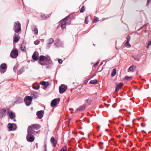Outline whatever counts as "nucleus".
I'll list each match as a JSON object with an SVG mask.
<instances>
[{
	"label": "nucleus",
	"mask_w": 151,
	"mask_h": 151,
	"mask_svg": "<svg viewBox=\"0 0 151 151\" xmlns=\"http://www.w3.org/2000/svg\"><path fill=\"white\" fill-rule=\"evenodd\" d=\"M48 43V44H51L53 43L54 42V40L53 38H49L47 40Z\"/></svg>",
	"instance_id": "obj_28"
},
{
	"label": "nucleus",
	"mask_w": 151,
	"mask_h": 151,
	"mask_svg": "<svg viewBox=\"0 0 151 151\" xmlns=\"http://www.w3.org/2000/svg\"><path fill=\"white\" fill-rule=\"evenodd\" d=\"M55 141V139L53 137H52L51 138L50 141H51V142L53 143V144H54L53 146L54 147H55V146L56 145V144L55 143H54Z\"/></svg>",
	"instance_id": "obj_29"
},
{
	"label": "nucleus",
	"mask_w": 151,
	"mask_h": 151,
	"mask_svg": "<svg viewBox=\"0 0 151 151\" xmlns=\"http://www.w3.org/2000/svg\"><path fill=\"white\" fill-rule=\"evenodd\" d=\"M132 76H125L124 78V80L125 81H129L130 80H131L132 78Z\"/></svg>",
	"instance_id": "obj_25"
},
{
	"label": "nucleus",
	"mask_w": 151,
	"mask_h": 151,
	"mask_svg": "<svg viewBox=\"0 0 151 151\" xmlns=\"http://www.w3.org/2000/svg\"><path fill=\"white\" fill-rule=\"evenodd\" d=\"M99 60L98 61H97L94 64V66L96 67V66H97L99 64Z\"/></svg>",
	"instance_id": "obj_41"
},
{
	"label": "nucleus",
	"mask_w": 151,
	"mask_h": 151,
	"mask_svg": "<svg viewBox=\"0 0 151 151\" xmlns=\"http://www.w3.org/2000/svg\"><path fill=\"white\" fill-rule=\"evenodd\" d=\"M136 68V66L134 65H132L131 66H130L128 70L130 71L131 72H132L133 71V70L135 68Z\"/></svg>",
	"instance_id": "obj_21"
},
{
	"label": "nucleus",
	"mask_w": 151,
	"mask_h": 151,
	"mask_svg": "<svg viewBox=\"0 0 151 151\" xmlns=\"http://www.w3.org/2000/svg\"><path fill=\"white\" fill-rule=\"evenodd\" d=\"M87 122H88V123H89L90 122V120H87Z\"/></svg>",
	"instance_id": "obj_60"
},
{
	"label": "nucleus",
	"mask_w": 151,
	"mask_h": 151,
	"mask_svg": "<svg viewBox=\"0 0 151 151\" xmlns=\"http://www.w3.org/2000/svg\"><path fill=\"white\" fill-rule=\"evenodd\" d=\"M14 30L16 32H18L21 30L20 24L18 21L15 23Z\"/></svg>",
	"instance_id": "obj_2"
},
{
	"label": "nucleus",
	"mask_w": 151,
	"mask_h": 151,
	"mask_svg": "<svg viewBox=\"0 0 151 151\" xmlns=\"http://www.w3.org/2000/svg\"><path fill=\"white\" fill-rule=\"evenodd\" d=\"M108 126L109 127H110V128H111V126L109 124H108Z\"/></svg>",
	"instance_id": "obj_63"
},
{
	"label": "nucleus",
	"mask_w": 151,
	"mask_h": 151,
	"mask_svg": "<svg viewBox=\"0 0 151 151\" xmlns=\"http://www.w3.org/2000/svg\"><path fill=\"white\" fill-rule=\"evenodd\" d=\"M88 80H87V81L86 80V84L88 82Z\"/></svg>",
	"instance_id": "obj_55"
},
{
	"label": "nucleus",
	"mask_w": 151,
	"mask_h": 151,
	"mask_svg": "<svg viewBox=\"0 0 151 151\" xmlns=\"http://www.w3.org/2000/svg\"><path fill=\"white\" fill-rule=\"evenodd\" d=\"M42 17L43 18H46V17L45 16V14H42Z\"/></svg>",
	"instance_id": "obj_47"
},
{
	"label": "nucleus",
	"mask_w": 151,
	"mask_h": 151,
	"mask_svg": "<svg viewBox=\"0 0 151 151\" xmlns=\"http://www.w3.org/2000/svg\"><path fill=\"white\" fill-rule=\"evenodd\" d=\"M6 68V65L5 63L2 64L0 65V72L1 73H4L5 71V69Z\"/></svg>",
	"instance_id": "obj_11"
},
{
	"label": "nucleus",
	"mask_w": 151,
	"mask_h": 151,
	"mask_svg": "<svg viewBox=\"0 0 151 151\" xmlns=\"http://www.w3.org/2000/svg\"><path fill=\"white\" fill-rule=\"evenodd\" d=\"M19 38H14V41L15 43L17 42L19 40Z\"/></svg>",
	"instance_id": "obj_40"
},
{
	"label": "nucleus",
	"mask_w": 151,
	"mask_h": 151,
	"mask_svg": "<svg viewBox=\"0 0 151 151\" xmlns=\"http://www.w3.org/2000/svg\"><path fill=\"white\" fill-rule=\"evenodd\" d=\"M32 29L34 34H37L38 33V29L36 28L35 26H34L32 27Z\"/></svg>",
	"instance_id": "obj_16"
},
{
	"label": "nucleus",
	"mask_w": 151,
	"mask_h": 151,
	"mask_svg": "<svg viewBox=\"0 0 151 151\" xmlns=\"http://www.w3.org/2000/svg\"><path fill=\"white\" fill-rule=\"evenodd\" d=\"M68 18L67 17L64 18L63 20L62 21L61 27L62 29H64L65 28V25L66 24V20H67V19Z\"/></svg>",
	"instance_id": "obj_14"
},
{
	"label": "nucleus",
	"mask_w": 151,
	"mask_h": 151,
	"mask_svg": "<svg viewBox=\"0 0 151 151\" xmlns=\"http://www.w3.org/2000/svg\"><path fill=\"white\" fill-rule=\"evenodd\" d=\"M103 62H101V63H100V65H99V66H100V65H102V64H103Z\"/></svg>",
	"instance_id": "obj_53"
},
{
	"label": "nucleus",
	"mask_w": 151,
	"mask_h": 151,
	"mask_svg": "<svg viewBox=\"0 0 151 151\" xmlns=\"http://www.w3.org/2000/svg\"><path fill=\"white\" fill-rule=\"evenodd\" d=\"M98 83V81L97 79H95L93 80L90 81L89 83L93 84H96Z\"/></svg>",
	"instance_id": "obj_18"
},
{
	"label": "nucleus",
	"mask_w": 151,
	"mask_h": 151,
	"mask_svg": "<svg viewBox=\"0 0 151 151\" xmlns=\"http://www.w3.org/2000/svg\"><path fill=\"white\" fill-rule=\"evenodd\" d=\"M88 22V21L87 20V17H86V24H87Z\"/></svg>",
	"instance_id": "obj_46"
},
{
	"label": "nucleus",
	"mask_w": 151,
	"mask_h": 151,
	"mask_svg": "<svg viewBox=\"0 0 151 151\" xmlns=\"http://www.w3.org/2000/svg\"><path fill=\"white\" fill-rule=\"evenodd\" d=\"M38 55L37 52H35L32 56V59L35 60H37L38 59Z\"/></svg>",
	"instance_id": "obj_12"
},
{
	"label": "nucleus",
	"mask_w": 151,
	"mask_h": 151,
	"mask_svg": "<svg viewBox=\"0 0 151 151\" xmlns=\"http://www.w3.org/2000/svg\"><path fill=\"white\" fill-rule=\"evenodd\" d=\"M34 129V128L30 125L29 126L28 128L27 133L34 135L36 133H37L38 132H36Z\"/></svg>",
	"instance_id": "obj_5"
},
{
	"label": "nucleus",
	"mask_w": 151,
	"mask_h": 151,
	"mask_svg": "<svg viewBox=\"0 0 151 151\" xmlns=\"http://www.w3.org/2000/svg\"><path fill=\"white\" fill-rule=\"evenodd\" d=\"M9 111V109H6L5 108L3 109L1 111V113L2 114V117L5 116L6 114H8Z\"/></svg>",
	"instance_id": "obj_8"
},
{
	"label": "nucleus",
	"mask_w": 151,
	"mask_h": 151,
	"mask_svg": "<svg viewBox=\"0 0 151 151\" xmlns=\"http://www.w3.org/2000/svg\"><path fill=\"white\" fill-rule=\"evenodd\" d=\"M151 2V0H147V4H148L149 2Z\"/></svg>",
	"instance_id": "obj_48"
},
{
	"label": "nucleus",
	"mask_w": 151,
	"mask_h": 151,
	"mask_svg": "<svg viewBox=\"0 0 151 151\" xmlns=\"http://www.w3.org/2000/svg\"><path fill=\"white\" fill-rule=\"evenodd\" d=\"M131 38H127L126 42L124 44V45L126 47H130L131 45L129 43V41Z\"/></svg>",
	"instance_id": "obj_15"
},
{
	"label": "nucleus",
	"mask_w": 151,
	"mask_h": 151,
	"mask_svg": "<svg viewBox=\"0 0 151 151\" xmlns=\"http://www.w3.org/2000/svg\"><path fill=\"white\" fill-rule=\"evenodd\" d=\"M147 85L148 86H147V88L146 89H148L149 88V84H148Z\"/></svg>",
	"instance_id": "obj_58"
},
{
	"label": "nucleus",
	"mask_w": 151,
	"mask_h": 151,
	"mask_svg": "<svg viewBox=\"0 0 151 151\" xmlns=\"http://www.w3.org/2000/svg\"><path fill=\"white\" fill-rule=\"evenodd\" d=\"M85 109V106H81V108L79 109H78L76 110V112H78L79 111H82L83 110Z\"/></svg>",
	"instance_id": "obj_27"
},
{
	"label": "nucleus",
	"mask_w": 151,
	"mask_h": 151,
	"mask_svg": "<svg viewBox=\"0 0 151 151\" xmlns=\"http://www.w3.org/2000/svg\"><path fill=\"white\" fill-rule=\"evenodd\" d=\"M100 66H99L97 69V72H100L101 71L103 70V68H102L101 70L99 69Z\"/></svg>",
	"instance_id": "obj_38"
},
{
	"label": "nucleus",
	"mask_w": 151,
	"mask_h": 151,
	"mask_svg": "<svg viewBox=\"0 0 151 151\" xmlns=\"http://www.w3.org/2000/svg\"><path fill=\"white\" fill-rule=\"evenodd\" d=\"M1 116L2 117V114H1V111L0 112V117Z\"/></svg>",
	"instance_id": "obj_61"
},
{
	"label": "nucleus",
	"mask_w": 151,
	"mask_h": 151,
	"mask_svg": "<svg viewBox=\"0 0 151 151\" xmlns=\"http://www.w3.org/2000/svg\"><path fill=\"white\" fill-rule=\"evenodd\" d=\"M45 150V151H47V147H46V145H45L44 146Z\"/></svg>",
	"instance_id": "obj_51"
},
{
	"label": "nucleus",
	"mask_w": 151,
	"mask_h": 151,
	"mask_svg": "<svg viewBox=\"0 0 151 151\" xmlns=\"http://www.w3.org/2000/svg\"><path fill=\"white\" fill-rule=\"evenodd\" d=\"M24 101L25 103L27 106H29L32 103L31 102L29 101H26L25 100H24Z\"/></svg>",
	"instance_id": "obj_30"
},
{
	"label": "nucleus",
	"mask_w": 151,
	"mask_h": 151,
	"mask_svg": "<svg viewBox=\"0 0 151 151\" xmlns=\"http://www.w3.org/2000/svg\"><path fill=\"white\" fill-rule=\"evenodd\" d=\"M92 102V100L91 99V98H88L86 100V103H87L88 104H91V103Z\"/></svg>",
	"instance_id": "obj_26"
},
{
	"label": "nucleus",
	"mask_w": 151,
	"mask_h": 151,
	"mask_svg": "<svg viewBox=\"0 0 151 151\" xmlns=\"http://www.w3.org/2000/svg\"><path fill=\"white\" fill-rule=\"evenodd\" d=\"M100 125H99V126L98 127H97V129H98V131H99V129H100Z\"/></svg>",
	"instance_id": "obj_50"
},
{
	"label": "nucleus",
	"mask_w": 151,
	"mask_h": 151,
	"mask_svg": "<svg viewBox=\"0 0 151 151\" xmlns=\"http://www.w3.org/2000/svg\"><path fill=\"white\" fill-rule=\"evenodd\" d=\"M103 145V143L102 142H100L99 144V146H102Z\"/></svg>",
	"instance_id": "obj_44"
},
{
	"label": "nucleus",
	"mask_w": 151,
	"mask_h": 151,
	"mask_svg": "<svg viewBox=\"0 0 151 151\" xmlns=\"http://www.w3.org/2000/svg\"><path fill=\"white\" fill-rule=\"evenodd\" d=\"M40 83L41 85L45 86L46 87H47L49 85V83L48 82H46L45 81H41L40 82Z\"/></svg>",
	"instance_id": "obj_17"
},
{
	"label": "nucleus",
	"mask_w": 151,
	"mask_h": 151,
	"mask_svg": "<svg viewBox=\"0 0 151 151\" xmlns=\"http://www.w3.org/2000/svg\"><path fill=\"white\" fill-rule=\"evenodd\" d=\"M17 69V65H15L13 68V70L15 72H16Z\"/></svg>",
	"instance_id": "obj_35"
},
{
	"label": "nucleus",
	"mask_w": 151,
	"mask_h": 151,
	"mask_svg": "<svg viewBox=\"0 0 151 151\" xmlns=\"http://www.w3.org/2000/svg\"><path fill=\"white\" fill-rule=\"evenodd\" d=\"M33 88L37 90L39 88L40 86H38L37 87L36 86H33Z\"/></svg>",
	"instance_id": "obj_42"
},
{
	"label": "nucleus",
	"mask_w": 151,
	"mask_h": 151,
	"mask_svg": "<svg viewBox=\"0 0 151 151\" xmlns=\"http://www.w3.org/2000/svg\"><path fill=\"white\" fill-rule=\"evenodd\" d=\"M151 45V41H149L148 44L147 45V48H148L149 47V46Z\"/></svg>",
	"instance_id": "obj_36"
},
{
	"label": "nucleus",
	"mask_w": 151,
	"mask_h": 151,
	"mask_svg": "<svg viewBox=\"0 0 151 151\" xmlns=\"http://www.w3.org/2000/svg\"><path fill=\"white\" fill-rule=\"evenodd\" d=\"M100 148L101 149H103V147H102V146H100Z\"/></svg>",
	"instance_id": "obj_54"
},
{
	"label": "nucleus",
	"mask_w": 151,
	"mask_h": 151,
	"mask_svg": "<svg viewBox=\"0 0 151 151\" xmlns=\"http://www.w3.org/2000/svg\"><path fill=\"white\" fill-rule=\"evenodd\" d=\"M9 116L10 118L12 119L15 118V114L12 112L9 113Z\"/></svg>",
	"instance_id": "obj_19"
},
{
	"label": "nucleus",
	"mask_w": 151,
	"mask_h": 151,
	"mask_svg": "<svg viewBox=\"0 0 151 151\" xmlns=\"http://www.w3.org/2000/svg\"><path fill=\"white\" fill-rule=\"evenodd\" d=\"M24 100H25L26 101H29L31 102H32V97L29 96H26L24 99Z\"/></svg>",
	"instance_id": "obj_23"
},
{
	"label": "nucleus",
	"mask_w": 151,
	"mask_h": 151,
	"mask_svg": "<svg viewBox=\"0 0 151 151\" xmlns=\"http://www.w3.org/2000/svg\"><path fill=\"white\" fill-rule=\"evenodd\" d=\"M147 85L148 86H147V88L146 89H148L149 88V84H148Z\"/></svg>",
	"instance_id": "obj_57"
},
{
	"label": "nucleus",
	"mask_w": 151,
	"mask_h": 151,
	"mask_svg": "<svg viewBox=\"0 0 151 151\" xmlns=\"http://www.w3.org/2000/svg\"><path fill=\"white\" fill-rule=\"evenodd\" d=\"M115 84L116 86V89L115 91V92L116 93L119 90V89L121 88L123 86L124 84L122 83H116Z\"/></svg>",
	"instance_id": "obj_6"
},
{
	"label": "nucleus",
	"mask_w": 151,
	"mask_h": 151,
	"mask_svg": "<svg viewBox=\"0 0 151 151\" xmlns=\"http://www.w3.org/2000/svg\"><path fill=\"white\" fill-rule=\"evenodd\" d=\"M45 59L46 60L47 57L43 55H41L40 57L39 60L41 62L44 60Z\"/></svg>",
	"instance_id": "obj_20"
},
{
	"label": "nucleus",
	"mask_w": 151,
	"mask_h": 151,
	"mask_svg": "<svg viewBox=\"0 0 151 151\" xmlns=\"http://www.w3.org/2000/svg\"><path fill=\"white\" fill-rule=\"evenodd\" d=\"M111 139L112 141H114V139L113 138H111Z\"/></svg>",
	"instance_id": "obj_56"
},
{
	"label": "nucleus",
	"mask_w": 151,
	"mask_h": 151,
	"mask_svg": "<svg viewBox=\"0 0 151 151\" xmlns=\"http://www.w3.org/2000/svg\"><path fill=\"white\" fill-rule=\"evenodd\" d=\"M142 133H143V132H144V133H146V132L144 130H142Z\"/></svg>",
	"instance_id": "obj_59"
},
{
	"label": "nucleus",
	"mask_w": 151,
	"mask_h": 151,
	"mask_svg": "<svg viewBox=\"0 0 151 151\" xmlns=\"http://www.w3.org/2000/svg\"><path fill=\"white\" fill-rule=\"evenodd\" d=\"M49 60H50V59L47 57V59L44 60V61H45L46 62L45 63H41L40 62L39 63L41 65H45L46 64H47V63H48V62L49 61Z\"/></svg>",
	"instance_id": "obj_22"
},
{
	"label": "nucleus",
	"mask_w": 151,
	"mask_h": 151,
	"mask_svg": "<svg viewBox=\"0 0 151 151\" xmlns=\"http://www.w3.org/2000/svg\"><path fill=\"white\" fill-rule=\"evenodd\" d=\"M30 126L36 130L39 129L41 127V126L40 124H32Z\"/></svg>",
	"instance_id": "obj_13"
},
{
	"label": "nucleus",
	"mask_w": 151,
	"mask_h": 151,
	"mask_svg": "<svg viewBox=\"0 0 151 151\" xmlns=\"http://www.w3.org/2000/svg\"><path fill=\"white\" fill-rule=\"evenodd\" d=\"M58 62L59 63L61 64L62 63L63 60H62L60 59L58 60Z\"/></svg>",
	"instance_id": "obj_43"
},
{
	"label": "nucleus",
	"mask_w": 151,
	"mask_h": 151,
	"mask_svg": "<svg viewBox=\"0 0 151 151\" xmlns=\"http://www.w3.org/2000/svg\"><path fill=\"white\" fill-rule=\"evenodd\" d=\"M7 126L9 131L14 130L17 128L16 124L14 123H9L8 124Z\"/></svg>",
	"instance_id": "obj_7"
},
{
	"label": "nucleus",
	"mask_w": 151,
	"mask_h": 151,
	"mask_svg": "<svg viewBox=\"0 0 151 151\" xmlns=\"http://www.w3.org/2000/svg\"><path fill=\"white\" fill-rule=\"evenodd\" d=\"M84 10H85V8H84V6H83L82 7L81 9L80 10V12H83L84 11Z\"/></svg>",
	"instance_id": "obj_39"
},
{
	"label": "nucleus",
	"mask_w": 151,
	"mask_h": 151,
	"mask_svg": "<svg viewBox=\"0 0 151 151\" xmlns=\"http://www.w3.org/2000/svg\"><path fill=\"white\" fill-rule=\"evenodd\" d=\"M109 122H110L111 124H114L115 123L112 120H109Z\"/></svg>",
	"instance_id": "obj_45"
},
{
	"label": "nucleus",
	"mask_w": 151,
	"mask_h": 151,
	"mask_svg": "<svg viewBox=\"0 0 151 151\" xmlns=\"http://www.w3.org/2000/svg\"><path fill=\"white\" fill-rule=\"evenodd\" d=\"M34 134L27 133L26 137V139L29 142H32L34 140L35 137Z\"/></svg>",
	"instance_id": "obj_3"
},
{
	"label": "nucleus",
	"mask_w": 151,
	"mask_h": 151,
	"mask_svg": "<svg viewBox=\"0 0 151 151\" xmlns=\"http://www.w3.org/2000/svg\"><path fill=\"white\" fill-rule=\"evenodd\" d=\"M87 115H89L91 116V117H92V115H91L89 113H87Z\"/></svg>",
	"instance_id": "obj_52"
},
{
	"label": "nucleus",
	"mask_w": 151,
	"mask_h": 151,
	"mask_svg": "<svg viewBox=\"0 0 151 151\" xmlns=\"http://www.w3.org/2000/svg\"><path fill=\"white\" fill-rule=\"evenodd\" d=\"M59 99H55L52 101L51 105L52 107H53L57 105L59 101Z\"/></svg>",
	"instance_id": "obj_9"
},
{
	"label": "nucleus",
	"mask_w": 151,
	"mask_h": 151,
	"mask_svg": "<svg viewBox=\"0 0 151 151\" xmlns=\"http://www.w3.org/2000/svg\"><path fill=\"white\" fill-rule=\"evenodd\" d=\"M60 151H67L66 146L63 147Z\"/></svg>",
	"instance_id": "obj_33"
},
{
	"label": "nucleus",
	"mask_w": 151,
	"mask_h": 151,
	"mask_svg": "<svg viewBox=\"0 0 151 151\" xmlns=\"http://www.w3.org/2000/svg\"><path fill=\"white\" fill-rule=\"evenodd\" d=\"M98 20L99 18L98 17H96L93 20V22L94 23H96Z\"/></svg>",
	"instance_id": "obj_37"
},
{
	"label": "nucleus",
	"mask_w": 151,
	"mask_h": 151,
	"mask_svg": "<svg viewBox=\"0 0 151 151\" xmlns=\"http://www.w3.org/2000/svg\"><path fill=\"white\" fill-rule=\"evenodd\" d=\"M44 112L43 110L39 111L37 112L36 114L39 119H41L42 118L43 116Z\"/></svg>",
	"instance_id": "obj_10"
},
{
	"label": "nucleus",
	"mask_w": 151,
	"mask_h": 151,
	"mask_svg": "<svg viewBox=\"0 0 151 151\" xmlns=\"http://www.w3.org/2000/svg\"><path fill=\"white\" fill-rule=\"evenodd\" d=\"M116 69L114 68L113 69L111 73V75L112 77L115 76L116 74Z\"/></svg>",
	"instance_id": "obj_24"
},
{
	"label": "nucleus",
	"mask_w": 151,
	"mask_h": 151,
	"mask_svg": "<svg viewBox=\"0 0 151 151\" xmlns=\"http://www.w3.org/2000/svg\"><path fill=\"white\" fill-rule=\"evenodd\" d=\"M18 54V51L16 49H14L12 50L10 54V56L12 58H14L17 57Z\"/></svg>",
	"instance_id": "obj_1"
},
{
	"label": "nucleus",
	"mask_w": 151,
	"mask_h": 151,
	"mask_svg": "<svg viewBox=\"0 0 151 151\" xmlns=\"http://www.w3.org/2000/svg\"><path fill=\"white\" fill-rule=\"evenodd\" d=\"M40 43V41L39 40H37L34 42V43L35 45H38Z\"/></svg>",
	"instance_id": "obj_34"
},
{
	"label": "nucleus",
	"mask_w": 151,
	"mask_h": 151,
	"mask_svg": "<svg viewBox=\"0 0 151 151\" xmlns=\"http://www.w3.org/2000/svg\"><path fill=\"white\" fill-rule=\"evenodd\" d=\"M105 131H108V129H105Z\"/></svg>",
	"instance_id": "obj_62"
},
{
	"label": "nucleus",
	"mask_w": 151,
	"mask_h": 151,
	"mask_svg": "<svg viewBox=\"0 0 151 151\" xmlns=\"http://www.w3.org/2000/svg\"><path fill=\"white\" fill-rule=\"evenodd\" d=\"M109 104H108L107 106H106L108 107L109 106Z\"/></svg>",
	"instance_id": "obj_64"
},
{
	"label": "nucleus",
	"mask_w": 151,
	"mask_h": 151,
	"mask_svg": "<svg viewBox=\"0 0 151 151\" xmlns=\"http://www.w3.org/2000/svg\"><path fill=\"white\" fill-rule=\"evenodd\" d=\"M32 97V99H36L37 98V96L35 95L34 93H32L31 94V96Z\"/></svg>",
	"instance_id": "obj_32"
},
{
	"label": "nucleus",
	"mask_w": 151,
	"mask_h": 151,
	"mask_svg": "<svg viewBox=\"0 0 151 151\" xmlns=\"http://www.w3.org/2000/svg\"><path fill=\"white\" fill-rule=\"evenodd\" d=\"M141 126L143 127H145V124H144L142 123L141 124Z\"/></svg>",
	"instance_id": "obj_49"
},
{
	"label": "nucleus",
	"mask_w": 151,
	"mask_h": 151,
	"mask_svg": "<svg viewBox=\"0 0 151 151\" xmlns=\"http://www.w3.org/2000/svg\"><path fill=\"white\" fill-rule=\"evenodd\" d=\"M25 47L24 46H23L22 45L20 47L21 50H22L23 51H26V50H25Z\"/></svg>",
	"instance_id": "obj_31"
},
{
	"label": "nucleus",
	"mask_w": 151,
	"mask_h": 151,
	"mask_svg": "<svg viewBox=\"0 0 151 151\" xmlns=\"http://www.w3.org/2000/svg\"><path fill=\"white\" fill-rule=\"evenodd\" d=\"M67 89V86L62 84L59 87V92L61 93H63Z\"/></svg>",
	"instance_id": "obj_4"
}]
</instances>
